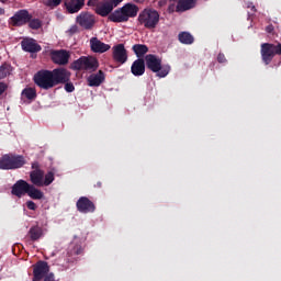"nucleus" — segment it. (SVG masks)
<instances>
[{
  "label": "nucleus",
  "mask_w": 281,
  "mask_h": 281,
  "mask_svg": "<svg viewBox=\"0 0 281 281\" xmlns=\"http://www.w3.org/2000/svg\"><path fill=\"white\" fill-rule=\"evenodd\" d=\"M33 80L40 89L49 91V89H54V87H58V85L71 80V72L67 70V68H55L53 70L43 69L34 75Z\"/></svg>",
  "instance_id": "nucleus-1"
},
{
  "label": "nucleus",
  "mask_w": 281,
  "mask_h": 281,
  "mask_svg": "<svg viewBox=\"0 0 281 281\" xmlns=\"http://www.w3.org/2000/svg\"><path fill=\"white\" fill-rule=\"evenodd\" d=\"M139 12V7L134 3H126L122 8L116 9L109 15L112 23H126L128 19H135Z\"/></svg>",
  "instance_id": "nucleus-2"
},
{
  "label": "nucleus",
  "mask_w": 281,
  "mask_h": 281,
  "mask_svg": "<svg viewBox=\"0 0 281 281\" xmlns=\"http://www.w3.org/2000/svg\"><path fill=\"white\" fill-rule=\"evenodd\" d=\"M145 67L157 74L158 78H166L170 74V65H161V58L157 55L148 54L145 56Z\"/></svg>",
  "instance_id": "nucleus-3"
},
{
  "label": "nucleus",
  "mask_w": 281,
  "mask_h": 281,
  "mask_svg": "<svg viewBox=\"0 0 281 281\" xmlns=\"http://www.w3.org/2000/svg\"><path fill=\"white\" fill-rule=\"evenodd\" d=\"M25 164L23 155L5 154L0 158V170H19Z\"/></svg>",
  "instance_id": "nucleus-4"
},
{
  "label": "nucleus",
  "mask_w": 281,
  "mask_h": 281,
  "mask_svg": "<svg viewBox=\"0 0 281 281\" xmlns=\"http://www.w3.org/2000/svg\"><path fill=\"white\" fill-rule=\"evenodd\" d=\"M98 67H100V63L91 56H81L70 65V69L74 71H97Z\"/></svg>",
  "instance_id": "nucleus-5"
},
{
  "label": "nucleus",
  "mask_w": 281,
  "mask_h": 281,
  "mask_svg": "<svg viewBox=\"0 0 281 281\" xmlns=\"http://www.w3.org/2000/svg\"><path fill=\"white\" fill-rule=\"evenodd\" d=\"M138 22L146 30H155L159 25V12L154 9H145L138 15Z\"/></svg>",
  "instance_id": "nucleus-6"
},
{
  "label": "nucleus",
  "mask_w": 281,
  "mask_h": 281,
  "mask_svg": "<svg viewBox=\"0 0 281 281\" xmlns=\"http://www.w3.org/2000/svg\"><path fill=\"white\" fill-rule=\"evenodd\" d=\"M260 54L262 63L265 65H271L273 58L281 55V44L263 43L261 44Z\"/></svg>",
  "instance_id": "nucleus-7"
},
{
  "label": "nucleus",
  "mask_w": 281,
  "mask_h": 281,
  "mask_svg": "<svg viewBox=\"0 0 281 281\" xmlns=\"http://www.w3.org/2000/svg\"><path fill=\"white\" fill-rule=\"evenodd\" d=\"M31 19L32 14H30V11L21 9L10 18V23L13 27H23V25L30 23Z\"/></svg>",
  "instance_id": "nucleus-8"
},
{
  "label": "nucleus",
  "mask_w": 281,
  "mask_h": 281,
  "mask_svg": "<svg viewBox=\"0 0 281 281\" xmlns=\"http://www.w3.org/2000/svg\"><path fill=\"white\" fill-rule=\"evenodd\" d=\"M76 22L80 27L83 30H93V26L95 25V15H93L89 11H82L77 18Z\"/></svg>",
  "instance_id": "nucleus-9"
},
{
  "label": "nucleus",
  "mask_w": 281,
  "mask_h": 281,
  "mask_svg": "<svg viewBox=\"0 0 281 281\" xmlns=\"http://www.w3.org/2000/svg\"><path fill=\"white\" fill-rule=\"evenodd\" d=\"M77 210L80 214H93L95 212V203L87 196H81L76 203Z\"/></svg>",
  "instance_id": "nucleus-10"
},
{
  "label": "nucleus",
  "mask_w": 281,
  "mask_h": 281,
  "mask_svg": "<svg viewBox=\"0 0 281 281\" xmlns=\"http://www.w3.org/2000/svg\"><path fill=\"white\" fill-rule=\"evenodd\" d=\"M112 58L115 63H120V65H124L128 60V52L124 44H117L112 47Z\"/></svg>",
  "instance_id": "nucleus-11"
},
{
  "label": "nucleus",
  "mask_w": 281,
  "mask_h": 281,
  "mask_svg": "<svg viewBox=\"0 0 281 281\" xmlns=\"http://www.w3.org/2000/svg\"><path fill=\"white\" fill-rule=\"evenodd\" d=\"M30 183L23 179L18 180L11 188V194L18 199H22L29 193Z\"/></svg>",
  "instance_id": "nucleus-12"
},
{
  "label": "nucleus",
  "mask_w": 281,
  "mask_h": 281,
  "mask_svg": "<svg viewBox=\"0 0 281 281\" xmlns=\"http://www.w3.org/2000/svg\"><path fill=\"white\" fill-rule=\"evenodd\" d=\"M21 47L23 52H27L29 54H38L43 47L38 43H36V40L34 38H24L21 42Z\"/></svg>",
  "instance_id": "nucleus-13"
},
{
  "label": "nucleus",
  "mask_w": 281,
  "mask_h": 281,
  "mask_svg": "<svg viewBox=\"0 0 281 281\" xmlns=\"http://www.w3.org/2000/svg\"><path fill=\"white\" fill-rule=\"evenodd\" d=\"M49 273V265H47V261H37L33 266V277H35L37 280H43V278L47 277Z\"/></svg>",
  "instance_id": "nucleus-14"
},
{
  "label": "nucleus",
  "mask_w": 281,
  "mask_h": 281,
  "mask_svg": "<svg viewBox=\"0 0 281 281\" xmlns=\"http://www.w3.org/2000/svg\"><path fill=\"white\" fill-rule=\"evenodd\" d=\"M95 14H98L99 16H111V14H113V3H111V1L109 0H103L101 1V3L93 9Z\"/></svg>",
  "instance_id": "nucleus-15"
},
{
  "label": "nucleus",
  "mask_w": 281,
  "mask_h": 281,
  "mask_svg": "<svg viewBox=\"0 0 281 281\" xmlns=\"http://www.w3.org/2000/svg\"><path fill=\"white\" fill-rule=\"evenodd\" d=\"M69 52L65 49L54 50L52 53V60L55 65H67L69 63Z\"/></svg>",
  "instance_id": "nucleus-16"
},
{
  "label": "nucleus",
  "mask_w": 281,
  "mask_h": 281,
  "mask_svg": "<svg viewBox=\"0 0 281 281\" xmlns=\"http://www.w3.org/2000/svg\"><path fill=\"white\" fill-rule=\"evenodd\" d=\"M90 47L94 54H104V52H109V49H111V45L103 43L98 40V37H92L90 40Z\"/></svg>",
  "instance_id": "nucleus-17"
},
{
  "label": "nucleus",
  "mask_w": 281,
  "mask_h": 281,
  "mask_svg": "<svg viewBox=\"0 0 281 281\" xmlns=\"http://www.w3.org/2000/svg\"><path fill=\"white\" fill-rule=\"evenodd\" d=\"M131 74L135 77L144 76V74H146V61L144 58H137L133 61Z\"/></svg>",
  "instance_id": "nucleus-18"
},
{
  "label": "nucleus",
  "mask_w": 281,
  "mask_h": 281,
  "mask_svg": "<svg viewBox=\"0 0 281 281\" xmlns=\"http://www.w3.org/2000/svg\"><path fill=\"white\" fill-rule=\"evenodd\" d=\"M65 7L69 14H76L85 8V0H66Z\"/></svg>",
  "instance_id": "nucleus-19"
},
{
  "label": "nucleus",
  "mask_w": 281,
  "mask_h": 281,
  "mask_svg": "<svg viewBox=\"0 0 281 281\" xmlns=\"http://www.w3.org/2000/svg\"><path fill=\"white\" fill-rule=\"evenodd\" d=\"M105 79L104 71L99 70L97 74H92L87 78L88 87H100Z\"/></svg>",
  "instance_id": "nucleus-20"
},
{
  "label": "nucleus",
  "mask_w": 281,
  "mask_h": 281,
  "mask_svg": "<svg viewBox=\"0 0 281 281\" xmlns=\"http://www.w3.org/2000/svg\"><path fill=\"white\" fill-rule=\"evenodd\" d=\"M81 254H83V248L82 245L80 244H76V243H71L68 247V251H67V256L69 260V262H74V260H76V256H81Z\"/></svg>",
  "instance_id": "nucleus-21"
},
{
  "label": "nucleus",
  "mask_w": 281,
  "mask_h": 281,
  "mask_svg": "<svg viewBox=\"0 0 281 281\" xmlns=\"http://www.w3.org/2000/svg\"><path fill=\"white\" fill-rule=\"evenodd\" d=\"M43 179H45V171H31L30 181L36 188H43Z\"/></svg>",
  "instance_id": "nucleus-22"
},
{
  "label": "nucleus",
  "mask_w": 281,
  "mask_h": 281,
  "mask_svg": "<svg viewBox=\"0 0 281 281\" xmlns=\"http://www.w3.org/2000/svg\"><path fill=\"white\" fill-rule=\"evenodd\" d=\"M26 238H30L31 243H36V240H41V238H43V228L38 225L32 226L29 229Z\"/></svg>",
  "instance_id": "nucleus-23"
},
{
  "label": "nucleus",
  "mask_w": 281,
  "mask_h": 281,
  "mask_svg": "<svg viewBox=\"0 0 281 281\" xmlns=\"http://www.w3.org/2000/svg\"><path fill=\"white\" fill-rule=\"evenodd\" d=\"M196 5V0H179L176 7L177 12H186L192 10Z\"/></svg>",
  "instance_id": "nucleus-24"
},
{
  "label": "nucleus",
  "mask_w": 281,
  "mask_h": 281,
  "mask_svg": "<svg viewBox=\"0 0 281 281\" xmlns=\"http://www.w3.org/2000/svg\"><path fill=\"white\" fill-rule=\"evenodd\" d=\"M27 196H30V199H33L34 201H41V199L45 196V193L37 189L36 186L30 184Z\"/></svg>",
  "instance_id": "nucleus-25"
},
{
  "label": "nucleus",
  "mask_w": 281,
  "mask_h": 281,
  "mask_svg": "<svg viewBox=\"0 0 281 281\" xmlns=\"http://www.w3.org/2000/svg\"><path fill=\"white\" fill-rule=\"evenodd\" d=\"M178 41L182 45H192V43H194V36H192L190 32L183 31L178 34Z\"/></svg>",
  "instance_id": "nucleus-26"
},
{
  "label": "nucleus",
  "mask_w": 281,
  "mask_h": 281,
  "mask_svg": "<svg viewBox=\"0 0 281 281\" xmlns=\"http://www.w3.org/2000/svg\"><path fill=\"white\" fill-rule=\"evenodd\" d=\"M132 50L137 58H144V56H146V53L148 52V46L145 44H135L133 45Z\"/></svg>",
  "instance_id": "nucleus-27"
},
{
  "label": "nucleus",
  "mask_w": 281,
  "mask_h": 281,
  "mask_svg": "<svg viewBox=\"0 0 281 281\" xmlns=\"http://www.w3.org/2000/svg\"><path fill=\"white\" fill-rule=\"evenodd\" d=\"M22 98H25L26 100H30V102H34L36 100V88H24L21 93Z\"/></svg>",
  "instance_id": "nucleus-28"
},
{
  "label": "nucleus",
  "mask_w": 281,
  "mask_h": 281,
  "mask_svg": "<svg viewBox=\"0 0 281 281\" xmlns=\"http://www.w3.org/2000/svg\"><path fill=\"white\" fill-rule=\"evenodd\" d=\"M54 171H48L46 175L44 173V179L42 180V188H47V186H52L54 183Z\"/></svg>",
  "instance_id": "nucleus-29"
},
{
  "label": "nucleus",
  "mask_w": 281,
  "mask_h": 281,
  "mask_svg": "<svg viewBox=\"0 0 281 281\" xmlns=\"http://www.w3.org/2000/svg\"><path fill=\"white\" fill-rule=\"evenodd\" d=\"M29 23V27H31V30H41L43 22H41L38 19H32L27 22Z\"/></svg>",
  "instance_id": "nucleus-30"
},
{
  "label": "nucleus",
  "mask_w": 281,
  "mask_h": 281,
  "mask_svg": "<svg viewBox=\"0 0 281 281\" xmlns=\"http://www.w3.org/2000/svg\"><path fill=\"white\" fill-rule=\"evenodd\" d=\"M10 76V66L7 64H3L0 66V80H3V78H8Z\"/></svg>",
  "instance_id": "nucleus-31"
},
{
  "label": "nucleus",
  "mask_w": 281,
  "mask_h": 281,
  "mask_svg": "<svg viewBox=\"0 0 281 281\" xmlns=\"http://www.w3.org/2000/svg\"><path fill=\"white\" fill-rule=\"evenodd\" d=\"M43 3L47 8H58L63 3V0H43Z\"/></svg>",
  "instance_id": "nucleus-32"
},
{
  "label": "nucleus",
  "mask_w": 281,
  "mask_h": 281,
  "mask_svg": "<svg viewBox=\"0 0 281 281\" xmlns=\"http://www.w3.org/2000/svg\"><path fill=\"white\" fill-rule=\"evenodd\" d=\"M60 85H65L64 89H65V91H67V93H74V91H76V87L69 80L65 81L64 83H60Z\"/></svg>",
  "instance_id": "nucleus-33"
},
{
  "label": "nucleus",
  "mask_w": 281,
  "mask_h": 281,
  "mask_svg": "<svg viewBox=\"0 0 281 281\" xmlns=\"http://www.w3.org/2000/svg\"><path fill=\"white\" fill-rule=\"evenodd\" d=\"M102 3L100 0H88L87 5L89 8H92L94 10L97 7H99Z\"/></svg>",
  "instance_id": "nucleus-34"
},
{
  "label": "nucleus",
  "mask_w": 281,
  "mask_h": 281,
  "mask_svg": "<svg viewBox=\"0 0 281 281\" xmlns=\"http://www.w3.org/2000/svg\"><path fill=\"white\" fill-rule=\"evenodd\" d=\"M31 168L32 172L43 171V169H41V164H38V161L32 162Z\"/></svg>",
  "instance_id": "nucleus-35"
},
{
  "label": "nucleus",
  "mask_w": 281,
  "mask_h": 281,
  "mask_svg": "<svg viewBox=\"0 0 281 281\" xmlns=\"http://www.w3.org/2000/svg\"><path fill=\"white\" fill-rule=\"evenodd\" d=\"M26 207H27V210H32L33 212H35L37 206H36V203H34V201H27Z\"/></svg>",
  "instance_id": "nucleus-36"
},
{
  "label": "nucleus",
  "mask_w": 281,
  "mask_h": 281,
  "mask_svg": "<svg viewBox=\"0 0 281 281\" xmlns=\"http://www.w3.org/2000/svg\"><path fill=\"white\" fill-rule=\"evenodd\" d=\"M217 63H221V64L227 63V58H225V54L220 53V54L217 55Z\"/></svg>",
  "instance_id": "nucleus-37"
},
{
  "label": "nucleus",
  "mask_w": 281,
  "mask_h": 281,
  "mask_svg": "<svg viewBox=\"0 0 281 281\" xmlns=\"http://www.w3.org/2000/svg\"><path fill=\"white\" fill-rule=\"evenodd\" d=\"M7 90L8 85H5L4 82H0V95H3V93H5Z\"/></svg>",
  "instance_id": "nucleus-38"
},
{
  "label": "nucleus",
  "mask_w": 281,
  "mask_h": 281,
  "mask_svg": "<svg viewBox=\"0 0 281 281\" xmlns=\"http://www.w3.org/2000/svg\"><path fill=\"white\" fill-rule=\"evenodd\" d=\"M124 0H110V3H112L113 8H117Z\"/></svg>",
  "instance_id": "nucleus-39"
},
{
  "label": "nucleus",
  "mask_w": 281,
  "mask_h": 281,
  "mask_svg": "<svg viewBox=\"0 0 281 281\" xmlns=\"http://www.w3.org/2000/svg\"><path fill=\"white\" fill-rule=\"evenodd\" d=\"M273 30H274L273 24H269V25L266 27V32H267L268 34H273Z\"/></svg>",
  "instance_id": "nucleus-40"
},
{
  "label": "nucleus",
  "mask_w": 281,
  "mask_h": 281,
  "mask_svg": "<svg viewBox=\"0 0 281 281\" xmlns=\"http://www.w3.org/2000/svg\"><path fill=\"white\" fill-rule=\"evenodd\" d=\"M167 1L166 0H160L158 2V8H164V5H166Z\"/></svg>",
  "instance_id": "nucleus-41"
},
{
  "label": "nucleus",
  "mask_w": 281,
  "mask_h": 281,
  "mask_svg": "<svg viewBox=\"0 0 281 281\" xmlns=\"http://www.w3.org/2000/svg\"><path fill=\"white\" fill-rule=\"evenodd\" d=\"M247 8H250L252 12H256V5H254V3H248Z\"/></svg>",
  "instance_id": "nucleus-42"
},
{
  "label": "nucleus",
  "mask_w": 281,
  "mask_h": 281,
  "mask_svg": "<svg viewBox=\"0 0 281 281\" xmlns=\"http://www.w3.org/2000/svg\"><path fill=\"white\" fill-rule=\"evenodd\" d=\"M0 14H5V10L0 8Z\"/></svg>",
  "instance_id": "nucleus-43"
},
{
  "label": "nucleus",
  "mask_w": 281,
  "mask_h": 281,
  "mask_svg": "<svg viewBox=\"0 0 281 281\" xmlns=\"http://www.w3.org/2000/svg\"><path fill=\"white\" fill-rule=\"evenodd\" d=\"M41 280H43V279H37V278L33 277L32 281H41Z\"/></svg>",
  "instance_id": "nucleus-44"
},
{
  "label": "nucleus",
  "mask_w": 281,
  "mask_h": 281,
  "mask_svg": "<svg viewBox=\"0 0 281 281\" xmlns=\"http://www.w3.org/2000/svg\"><path fill=\"white\" fill-rule=\"evenodd\" d=\"M98 187H99V188H102V183H101V182H98Z\"/></svg>",
  "instance_id": "nucleus-45"
},
{
  "label": "nucleus",
  "mask_w": 281,
  "mask_h": 281,
  "mask_svg": "<svg viewBox=\"0 0 281 281\" xmlns=\"http://www.w3.org/2000/svg\"><path fill=\"white\" fill-rule=\"evenodd\" d=\"M1 1V3H5V0H0Z\"/></svg>",
  "instance_id": "nucleus-46"
},
{
  "label": "nucleus",
  "mask_w": 281,
  "mask_h": 281,
  "mask_svg": "<svg viewBox=\"0 0 281 281\" xmlns=\"http://www.w3.org/2000/svg\"><path fill=\"white\" fill-rule=\"evenodd\" d=\"M134 1H137V2H139V1H142V0H134Z\"/></svg>",
  "instance_id": "nucleus-47"
}]
</instances>
